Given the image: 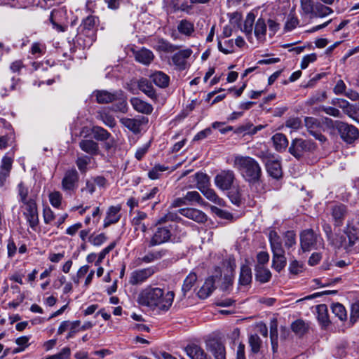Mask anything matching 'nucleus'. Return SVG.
<instances>
[{"mask_svg":"<svg viewBox=\"0 0 359 359\" xmlns=\"http://www.w3.org/2000/svg\"><path fill=\"white\" fill-rule=\"evenodd\" d=\"M174 298L173 291L165 293L162 288L148 286L140 293L138 302L152 311L167 312L172 306Z\"/></svg>","mask_w":359,"mask_h":359,"instance_id":"1","label":"nucleus"},{"mask_svg":"<svg viewBox=\"0 0 359 359\" xmlns=\"http://www.w3.org/2000/svg\"><path fill=\"white\" fill-rule=\"evenodd\" d=\"M177 212H168L159 218L156 228L149 243V247H154L165 243L172 241L175 231L177 229L176 222L181 220Z\"/></svg>","mask_w":359,"mask_h":359,"instance_id":"2","label":"nucleus"},{"mask_svg":"<svg viewBox=\"0 0 359 359\" xmlns=\"http://www.w3.org/2000/svg\"><path fill=\"white\" fill-rule=\"evenodd\" d=\"M233 166L249 184H254L260 181L262 175V168L252 157L236 155L233 160Z\"/></svg>","mask_w":359,"mask_h":359,"instance_id":"3","label":"nucleus"},{"mask_svg":"<svg viewBox=\"0 0 359 359\" xmlns=\"http://www.w3.org/2000/svg\"><path fill=\"white\" fill-rule=\"evenodd\" d=\"M345 235L335 233L334 239L332 240V244L334 248L342 249L346 252H358L359 249L355 246L357 243V236H359V229L351 226L349 223L344 230Z\"/></svg>","mask_w":359,"mask_h":359,"instance_id":"4","label":"nucleus"},{"mask_svg":"<svg viewBox=\"0 0 359 359\" xmlns=\"http://www.w3.org/2000/svg\"><path fill=\"white\" fill-rule=\"evenodd\" d=\"M269 241L272 251V266L280 272L286 266L287 259L285 252L282 244V241L278 233L273 230L269 233Z\"/></svg>","mask_w":359,"mask_h":359,"instance_id":"5","label":"nucleus"},{"mask_svg":"<svg viewBox=\"0 0 359 359\" xmlns=\"http://www.w3.org/2000/svg\"><path fill=\"white\" fill-rule=\"evenodd\" d=\"M318 147L310 139L294 138L288 148L289 153L297 160L304 158L308 154L314 153Z\"/></svg>","mask_w":359,"mask_h":359,"instance_id":"6","label":"nucleus"},{"mask_svg":"<svg viewBox=\"0 0 359 359\" xmlns=\"http://www.w3.org/2000/svg\"><path fill=\"white\" fill-rule=\"evenodd\" d=\"M300 247L303 252L318 249L323 245V239L313 229H307L301 231Z\"/></svg>","mask_w":359,"mask_h":359,"instance_id":"7","label":"nucleus"},{"mask_svg":"<svg viewBox=\"0 0 359 359\" xmlns=\"http://www.w3.org/2000/svg\"><path fill=\"white\" fill-rule=\"evenodd\" d=\"M334 126L341 138L348 144L353 143L359 137V130L353 125L337 121Z\"/></svg>","mask_w":359,"mask_h":359,"instance_id":"8","label":"nucleus"},{"mask_svg":"<svg viewBox=\"0 0 359 359\" xmlns=\"http://www.w3.org/2000/svg\"><path fill=\"white\" fill-rule=\"evenodd\" d=\"M236 180V175L233 170H222L215 175L214 182L219 189L227 191L231 189Z\"/></svg>","mask_w":359,"mask_h":359,"instance_id":"9","label":"nucleus"},{"mask_svg":"<svg viewBox=\"0 0 359 359\" xmlns=\"http://www.w3.org/2000/svg\"><path fill=\"white\" fill-rule=\"evenodd\" d=\"M23 205L25 206L23 214L25 216L30 227L32 229H34L39 224V217L36 201L33 198H29V201L24 203Z\"/></svg>","mask_w":359,"mask_h":359,"instance_id":"10","label":"nucleus"},{"mask_svg":"<svg viewBox=\"0 0 359 359\" xmlns=\"http://www.w3.org/2000/svg\"><path fill=\"white\" fill-rule=\"evenodd\" d=\"M158 271L156 266H151L147 268L138 269L133 271L130 276V283L132 285H139L146 281L149 277Z\"/></svg>","mask_w":359,"mask_h":359,"instance_id":"11","label":"nucleus"},{"mask_svg":"<svg viewBox=\"0 0 359 359\" xmlns=\"http://www.w3.org/2000/svg\"><path fill=\"white\" fill-rule=\"evenodd\" d=\"M205 346L215 359H226L225 345L221 340L215 338L209 339L205 341Z\"/></svg>","mask_w":359,"mask_h":359,"instance_id":"12","label":"nucleus"},{"mask_svg":"<svg viewBox=\"0 0 359 359\" xmlns=\"http://www.w3.org/2000/svg\"><path fill=\"white\" fill-rule=\"evenodd\" d=\"M221 272L208 277L197 292V296L201 299L208 298L216 288L215 284L221 280Z\"/></svg>","mask_w":359,"mask_h":359,"instance_id":"13","label":"nucleus"},{"mask_svg":"<svg viewBox=\"0 0 359 359\" xmlns=\"http://www.w3.org/2000/svg\"><path fill=\"white\" fill-rule=\"evenodd\" d=\"M79 175L75 168L67 170L62 180V188L65 191H74L78 187Z\"/></svg>","mask_w":359,"mask_h":359,"instance_id":"14","label":"nucleus"},{"mask_svg":"<svg viewBox=\"0 0 359 359\" xmlns=\"http://www.w3.org/2000/svg\"><path fill=\"white\" fill-rule=\"evenodd\" d=\"M193 50L191 48L180 50L171 57L172 62L178 71H184L188 67L187 59L190 57Z\"/></svg>","mask_w":359,"mask_h":359,"instance_id":"15","label":"nucleus"},{"mask_svg":"<svg viewBox=\"0 0 359 359\" xmlns=\"http://www.w3.org/2000/svg\"><path fill=\"white\" fill-rule=\"evenodd\" d=\"M122 94V90H118L113 93L104 90H96L93 91L92 96L95 97L100 104H107L116 100Z\"/></svg>","mask_w":359,"mask_h":359,"instance_id":"16","label":"nucleus"},{"mask_svg":"<svg viewBox=\"0 0 359 359\" xmlns=\"http://www.w3.org/2000/svg\"><path fill=\"white\" fill-rule=\"evenodd\" d=\"M330 211L334 226H341L348 214L346 205L342 203L335 204L331 207Z\"/></svg>","mask_w":359,"mask_h":359,"instance_id":"17","label":"nucleus"},{"mask_svg":"<svg viewBox=\"0 0 359 359\" xmlns=\"http://www.w3.org/2000/svg\"><path fill=\"white\" fill-rule=\"evenodd\" d=\"M132 51L135 60L144 65H149L155 57L153 52L146 48H142L139 50L133 49Z\"/></svg>","mask_w":359,"mask_h":359,"instance_id":"18","label":"nucleus"},{"mask_svg":"<svg viewBox=\"0 0 359 359\" xmlns=\"http://www.w3.org/2000/svg\"><path fill=\"white\" fill-rule=\"evenodd\" d=\"M184 351L190 359H206L208 355L205 350L196 343H191L187 344Z\"/></svg>","mask_w":359,"mask_h":359,"instance_id":"19","label":"nucleus"},{"mask_svg":"<svg viewBox=\"0 0 359 359\" xmlns=\"http://www.w3.org/2000/svg\"><path fill=\"white\" fill-rule=\"evenodd\" d=\"M147 121L148 119L145 117L141 118H122L120 119L121 123L135 134L139 133L141 130V126Z\"/></svg>","mask_w":359,"mask_h":359,"instance_id":"20","label":"nucleus"},{"mask_svg":"<svg viewBox=\"0 0 359 359\" xmlns=\"http://www.w3.org/2000/svg\"><path fill=\"white\" fill-rule=\"evenodd\" d=\"M179 212L198 223H204L207 221V215L201 210L195 208H182Z\"/></svg>","mask_w":359,"mask_h":359,"instance_id":"21","label":"nucleus"},{"mask_svg":"<svg viewBox=\"0 0 359 359\" xmlns=\"http://www.w3.org/2000/svg\"><path fill=\"white\" fill-rule=\"evenodd\" d=\"M265 167L268 174L273 178L279 179L282 177L283 171L280 161L277 157H274L269 161H268Z\"/></svg>","mask_w":359,"mask_h":359,"instance_id":"22","label":"nucleus"},{"mask_svg":"<svg viewBox=\"0 0 359 359\" xmlns=\"http://www.w3.org/2000/svg\"><path fill=\"white\" fill-rule=\"evenodd\" d=\"M98 22V19L95 16L89 15L83 21L82 26L83 34L90 37V41L95 39V27Z\"/></svg>","mask_w":359,"mask_h":359,"instance_id":"23","label":"nucleus"},{"mask_svg":"<svg viewBox=\"0 0 359 359\" xmlns=\"http://www.w3.org/2000/svg\"><path fill=\"white\" fill-rule=\"evenodd\" d=\"M137 87L142 93L147 95L149 98L153 100H156L158 98L155 89L154 88L151 82L145 79L142 78L137 81Z\"/></svg>","mask_w":359,"mask_h":359,"instance_id":"24","label":"nucleus"},{"mask_svg":"<svg viewBox=\"0 0 359 359\" xmlns=\"http://www.w3.org/2000/svg\"><path fill=\"white\" fill-rule=\"evenodd\" d=\"M130 104L135 111L144 114H151L154 109L151 104L144 102V100L138 97L131 98Z\"/></svg>","mask_w":359,"mask_h":359,"instance_id":"25","label":"nucleus"},{"mask_svg":"<svg viewBox=\"0 0 359 359\" xmlns=\"http://www.w3.org/2000/svg\"><path fill=\"white\" fill-rule=\"evenodd\" d=\"M120 210V206H111L109 208L106 217L104 220L103 225L104 228L118 222L121 218V215H119Z\"/></svg>","mask_w":359,"mask_h":359,"instance_id":"26","label":"nucleus"},{"mask_svg":"<svg viewBox=\"0 0 359 359\" xmlns=\"http://www.w3.org/2000/svg\"><path fill=\"white\" fill-rule=\"evenodd\" d=\"M79 144L82 151L90 156H95L99 153V145L93 140H82Z\"/></svg>","mask_w":359,"mask_h":359,"instance_id":"27","label":"nucleus"},{"mask_svg":"<svg viewBox=\"0 0 359 359\" xmlns=\"http://www.w3.org/2000/svg\"><path fill=\"white\" fill-rule=\"evenodd\" d=\"M150 78L155 85L161 88H165L169 86L170 76L161 71H156L150 76Z\"/></svg>","mask_w":359,"mask_h":359,"instance_id":"28","label":"nucleus"},{"mask_svg":"<svg viewBox=\"0 0 359 359\" xmlns=\"http://www.w3.org/2000/svg\"><path fill=\"white\" fill-rule=\"evenodd\" d=\"M255 279L262 283H267L271 278V273L269 269L262 264H257L255 269Z\"/></svg>","mask_w":359,"mask_h":359,"instance_id":"29","label":"nucleus"},{"mask_svg":"<svg viewBox=\"0 0 359 359\" xmlns=\"http://www.w3.org/2000/svg\"><path fill=\"white\" fill-rule=\"evenodd\" d=\"M252 280L251 268L248 265H242L241 267L238 283L241 286L249 285Z\"/></svg>","mask_w":359,"mask_h":359,"instance_id":"30","label":"nucleus"},{"mask_svg":"<svg viewBox=\"0 0 359 359\" xmlns=\"http://www.w3.org/2000/svg\"><path fill=\"white\" fill-rule=\"evenodd\" d=\"M177 31L186 36H191L194 32V23L187 19L180 20L177 26Z\"/></svg>","mask_w":359,"mask_h":359,"instance_id":"31","label":"nucleus"},{"mask_svg":"<svg viewBox=\"0 0 359 359\" xmlns=\"http://www.w3.org/2000/svg\"><path fill=\"white\" fill-rule=\"evenodd\" d=\"M274 147L278 151H283L288 146V140L283 133H276L271 138Z\"/></svg>","mask_w":359,"mask_h":359,"instance_id":"32","label":"nucleus"},{"mask_svg":"<svg viewBox=\"0 0 359 359\" xmlns=\"http://www.w3.org/2000/svg\"><path fill=\"white\" fill-rule=\"evenodd\" d=\"M197 281V275L194 272H191L184 279L182 286V294L183 297H186L187 293L191 290Z\"/></svg>","mask_w":359,"mask_h":359,"instance_id":"33","label":"nucleus"},{"mask_svg":"<svg viewBox=\"0 0 359 359\" xmlns=\"http://www.w3.org/2000/svg\"><path fill=\"white\" fill-rule=\"evenodd\" d=\"M80 324H81V320H75L74 322L64 321L62 323V324L59 327L57 333L59 334H60L63 333L65 331H66L67 330L70 329L71 331L67 337H71L74 333L79 331L78 327L80 326Z\"/></svg>","mask_w":359,"mask_h":359,"instance_id":"34","label":"nucleus"},{"mask_svg":"<svg viewBox=\"0 0 359 359\" xmlns=\"http://www.w3.org/2000/svg\"><path fill=\"white\" fill-rule=\"evenodd\" d=\"M91 133L93 135V137L100 142L109 140L111 135L106 129L97 126H93L91 128Z\"/></svg>","mask_w":359,"mask_h":359,"instance_id":"35","label":"nucleus"},{"mask_svg":"<svg viewBox=\"0 0 359 359\" xmlns=\"http://www.w3.org/2000/svg\"><path fill=\"white\" fill-rule=\"evenodd\" d=\"M201 192L209 201H212V202L215 203V204L219 205L220 206H224V205L225 202L224 201V200L222 198H219L217 195L215 191L212 189H210L209 187H207L206 189H204L201 190Z\"/></svg>","mask_w":359,"mask_h":359,"instance_id":"36","label":"nucleus"},{"mask_svg":"<svg viewBox=\"0 0 359 359\" xmlns=\"http://www.w3.org/2000/svg\"><path fill=\"white\" fill-rule=\"evenodd\" d=\"M266 32V24L265 20L260 18H259L255 24V35L258 40H264L265 39Z\"/></svg>","mask_w":359,"mask_h":359,"instance_id":"37","label":"nucleus"},{"mask_svg":"<svg viewBox=\"0 0 359 359\" xmlns=\"http://www.w3.org/2000/svg\"><path fill=\"white\" fill-rule=\"evenodd\" d=\"M166 250H161L158 251L149 252L140 259L142 262L148 264L161 259L165 255Z\"/></svg>","mask_w":359,"mask_h":359,"instance_id":"38","label":"nucleus"},{"mask_svg":"<svg viewBox=\"0 0 359 359\" xmlns=\"http://www.w3.org/2000/svg\"><path fill=\"white\" fill-rule=\"evenodd\" d=\"M250 351L253 354L258 353L262 346V341L257 334H251L248 339Z\"/></svg>","mask_w":359,"mask_h":359,"instance_id":"39","label":"nucleus"},{"mask_svg":"<svg viewBox=\"0 0 359 359\" xmlns=\"http://www.w3.org/2000/svg\"><path fill=\"white\" fill-rule=\"evenodd\" d=\"M304 125L310 135L313 134L320 128V121L314 117H305Z\"/></svg>","mask_w":359,"mask_h":359,"instance_id":"40","label":"nucleus"},{"mask_svg":"<svg viewBox=\"0 0 359 359\" xmlns=\"http://www.w3.org/2000/svg\"><path fill=\"white\" fill-rule=\"evenodd\" d=\"M194 177L197 182L196 187L200 191L210 186V177L207 174L197 172L194 175Z\"/></svg>","mask_w":359,"mask_h":359,"instance_id":"41","label":"nucleus"},{"mask_svg":"<svg viewBox=\"0 0 359 359\" xmlns=\"http://www.w3.org/2000/svg\"><path fill=\"white\" fill-rule=\"evenodd\" d=\"M96 118L102 121L104 125L109 128H114L116 126V121L114 116L104 111H98Z\"/></svg>","mask_w":359,"mask_h":359,"instance_id":"42","label":"nucleus"},{"mask_svg":"<svg viewBox=\"0 0 359 359\" xmlns=\"http://www.w3.org/2000/svg\"><path fill=\"white\" fill-rule=\"evenodd\" d=\"M255 20V15L252 13H249L244 22L243 31L248 37H252L253 24Z\"/></svg>","mask_w":359,"mask_h":359,"instance_id":"43","label":"nucleus"},{"mask_svg":"<svg viewBox=\"0 0 359 359\" xmlns=\"http://www.w3.org/2000/svg\"><path fill=\"white\" fill-rule=\"evenodd\" d=\"M333 12L332 9L321 4H316L312 18H323Z\"/></svg>","mask_w":359,"mask_h":359,"instance_id":"44","label":"nucleus"},{"mask_svg":"<svg viewBox=\"0 0 359 359\" xmlns=\"http://www.w3.org/2000/svg\"><path fill=\"white\" fill-rule=\"evenodd\" d=\"M284 246L290 250L297 244L296 233L294 231H287L283 235Z\"/></svg>","mask_w":359,"mask_h":359,"instance_id":"45","label":"nucleus"},{"mask_svg":"<svg viewBox=\"0 0 359 359\" xmlns=\"http://www.w3.org/2000/svg\"><path fill=\"white\" fill-rule=\"evenodd\" d=\"M185 200L189 205H191L195 203L201 204L203 201L202 197L199 194V193L196 191H188L185 196Z\"/></svg>","mask_w":359,"mask_h":359,"instance_id":"46","label":"nucleus"},{"mask_svg":"<svg viewBox=\"0 0 359 359\" xmlns=\"http://www.w3.org/2000/svg\"><path fill=\"white\" fill-rule=\"evenodd\" d=\"M229 191L228 197L231 203L236 206H240L241 203V194L240 193L239 187H233Z\"/></svg>","mask_w":359,"mask_h":359,"instance_id":"47","label":"nucleus"},{"mask_svg":"<svg viewBox=\"0 0 359 359\" xmlns=\"http://www.w3.org/2000/svg\"><path fill=\"white\" fill-rule=\"evenodd\" d=\"M292 330L297 335L302 336L306 332L308 327L302 320H297L291 325Z\"/></svg>","mask_w":359,"mask_h":359,"instance_id":"48","label":"nucleus"},{"mask_svg":"<svg viewBox=\"0 0 359 359\" xmlns=\"http://www.w3.org/2000/svg\"><path fill=\"white\" fill-rule=\"evenodd\" d=\"M158 197H159V189L158 187H153L149 191V192L145 193L141 197L140 201L143 203L147 201L154 200V199L156 198L157 201L154 203V204H156L160 201Z\"/></svg>","mask_w":359,"mask_h":359,"instance_id":"49","label":"nucleus"},{"mask_svg":"<svg viewBox=\"0 0 359 359\" xmlns=\"http://www.w3.org/2000/svg\"><path fill=\"white\" fill-rule=\"evenodd\" d=\"M158 47L161 50L166 53H173L180 49L179 46L172 44L169 41L163 39L159 40Z\"/></svg>","mask_w":359,"mask_h":359,"instance_id":"50","label":"nucleus"},{"mask_svg":"<svg viewBox=\"0 0 359 359\" xmlns=\"http://www.w3.org/2000/svg\"><path fill=\"white\" fill-rule=\"evenodd\" d=\"M314 6L315 5L312 0H301V8L304 15H310V17L312 18Z\"/></svg>","mask_w":359,"mask_h":359,"instance_id":"51","label":"nucleus"},{"mask_svg":"<svg viewBox=\"0 0 359 359\" xmlns=\"http://www.w3.org/2000/svg\"><path fill=\"white\" fill-rule=\"evenodd\" d=\"M326 97V93L325 91H318L312 95L306 102V104L311 106L318 102L323 101Z\"/></svg>","mask_w":359,"mask_h":359,"instance_id":"52","label":"nucleus"},{"mask_svg":"<svg viewBox=\"0 0 359 359\" xmlns=\"http://www.w3.org/2000/svg\"><path fill=\"white\" fill-rule=\"evenodd\" d=\"M12 164L13 158L11 157L8 156L7 155L4 156L1 160L0 172H4L10 175V172L12 168Z\"/></svg>","mask_w":359,"mask_h":359,"instance_id":"53","label":"nucleus"},{"mask_svg":"<svg viewBox=\"0 0 359 359\" xmlns=\"http://www.w3.org/2000/svg\"><path fill=\"white\" fill-rule=\"evenodd\" d=\"M237 134H241L243 133V135L246 134H255L257 132V128H252V124L247 123L245 125L240 126L239 127L236 128V129L234 131Z\"/></svg>","mask_w":359,"mask_h":359,"instance_id":"54","label":"nucleus"},{"mask_svg":"<svg viewBox=\"0 0 359 359\" xmlns=\"http://www.w3.org/2000/svg\"><path fill=\"white\" fill-rule=\"evenodd\" d=\"M18 192L20 202L24 203L25 202L29 201V199H27L29 189L25 185V184L22 182L19 183L18 185Z\"/></svg>","mask_w":359,"mask_h":359,"instance_id":"55","label":"nucleus"},{"mask_svg":"<svg viewBox=\"0 0 359 359\" xmlns=\"http://www.w3.org/2000/svg\"><path fill=\"white\" fill-rule=\"evenodd\" d=\"M90 158L87 156L78 157L76 161V164L79 170L82 173H85L87 170V165L90 163Z\"/></svg>","mask_w":359,"mask_h":359,"instance_id":"56","label":"nucleus"},{"mask_svg":"<svg viewBox=\"0 0 359 359\" xmlns=\"http://www.w3.org/2000/svg\"><path fill=\"white\" fill-rule=\"evenodd\" d=\"M118 103L114 106V110L115 111H121L123 113L126 112L127 111V102L126 97H124L123 92L122 91L121 95L120 97L116 99Z\"/></svg>","mask_w":359,"mask_h":359,"instance_id":"57","label":"nucleus"},{"mask_svg":"<svg viewBox=\"0 0 359 359\" xmlns=\"http://www.w3.org/2000/svg\"><path fill=\"white\" fill-rule=\"evenodd\" d=\"M288 270L291 274L297 275L302 272L303 264L296 259L292 260L289 265Z\"/></svg>","mask_w":359,"mask_h":359,"instance_id":"58","label":"nucleus"},{"mask_svg":"<svg viewBox=\"0 0 359 359\" xmlns=\"http://www.w3.org/2000/svg\"><path fill=\"white\" fill-rule=\"evenodd\" d=\"M50 204L55 208H59L61 205L62 194L59 191H54L49 194Z\"/></svg>","mask_w":359,"mask_h":359,"instance_id":"59","label":"nucleus"},{"mask_svg":"<svg viewBox=\"0 0 359 359\" xmlns=\"http://www.w3.org/2000/svg\"><path fill=\"white\" fill-rule=\"evenodd\" d=\"M285 126L287 128L298 130L302 126V120L299 117H293L287 120Z\"/></svg>","mask_w":359,"mask_h":359,"instance_id":"60","label":"nucleus"},{"mask_svg":"<svg viewBox=\"0 0 359 359\" xmlns=\"http://www.w3.org/2000/svg\"><path fill=\"white\" fill-rule=\"evenodd\" d=\"M233 276L231 275H224L220 288L224 292H229L232 287Z\"/></svg>","mask_w":359,"mask_h":359,"instance_id":"61","label":"nucleus"},{"mask_svg":"<svg viewBox=\"0 0 359 359\" xmlns=\"http://www.w3.org/2000/svg\"><path fill=\"white\" fill-rule=\"evenodd\" d=\"M70 353V348L65 347L58 353L53 355L46 359H67L69 357Z\"/></svg>","mask_w":359,"mask_h":359,"instance_id":"62","label":"nucleus"},{"mask_svg":"<svg viewBox=\"0 0 359 359\" xmlns=\"http://www.w3.org/2000/svg\"><path fill=\"white\" fill-rule=\"evenodd\" d=\"M212 210L213 212L220 218L227 219V220H232L233 219V215L226 210H223L222 209H219L216 207L212 208Z\"/></svg>","mask_w":359,"mask_h":359,"instance_id":"63","label":"nucleus"},{"mask_svg":"<svg viewBox=\"0 0 359 359\" xmlns=\"http://www.w3.org/2000/svg\"><path fill=\"white\" fill-rule=\"evenodd\" d=\"M317 59V55L315 53H311V54H309V55H305L303 58H302V60L301 62V68L302 69H306L309 63L311 62H313L314 61H316Z\"/></svg>","mask_w":359,"mask_h":359,"instance_id":"64","label":"nucleus"}]
</instances>
